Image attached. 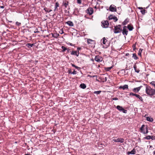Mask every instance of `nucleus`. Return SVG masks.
Listing matches in <instances>:
<instances>
[{
    "mask_svg": "<svg viewBox=\"0 0 155 155\" xmlns=\"http://www.w3.org/2000/svg\"><path fill=\"white\" fill-rule=\"evenodd\" d=\"M70 45H71V46H72V44L71 43V44H70Z\"/></svg>",
    "mask_w": 155,
    "mask_h": 155,
    "instance_id": "bf43d9fd",
    "label": "nucleus"
},
{
    "mask_svg": "<svg viewBox=\"0 0 155 155\" xmlns=\"http://www.w3.org/2000/svg\"><path fill=\"white\" fill-rule=\"evenodd\" d=\"M86 87V85L84 84H81L80 85V87L83 89L85 88Z\"/></svg>",
    "mask_w": 155,
    "mask_h": 155,
    "instance_id": "4be33fe9",
    "label": "nucleus"
},
{
    "mask_svg": "<svg viewBox=\"0 0 155 155\" xmlns=\"http://www.w3.org/2000/svg\"><path fill=\"white\" fill-rule=\"evenodd\" d=\"M140 132L143 134H146L148 133L147 127L144 125H143L140 129Z\"/></svg>",
    "mask_w": 155,
    "mask_h": 155,
    "instance_id": "f03ea898",
    "label": "nucleus"
},
{
    "mask_svg": "<svg viewBox=\"0 0 155 155\" xmlns=\"http://www.w3.org/2000/svg\"><path fill=\"white\" fill-rule=\"evenodd\" d=\"M154 154H155V151L154 152Z\"/></svg>",
    "mask_w": 155,
    "mask_h": 155,
    "instance_id": "052dcab7",
    "label": "nucleus"
},
{
    "mask_svg": "<svg viewBox=\"0 0 155 155\" xmlns=\"http://www.w3.org/2000/svg\"><path fill=\"white\" fill-rule=\"evenodd\" d=\"M108 18L109 20L114 19L115 21H117L118 20L116 16H113L112 15H110V16H109Z\"/></svg>",
    "mask_w": 155,
    "mask_h": 155,
    "instance_id": "9d476101",
    "label": "nucleus"
},
{
    "mask_svg": "<svg viewBox=\"0 0 155 155\" xmlns=\"http://www.w3.org/2000/svg\"><path fill=\"white\" fill-rule=\"evenodd\" d=\"M127 27L126 26H124L123 27V35H127L128 33V31L126 29Z\"/></svg>",
    "mask_w": 155,
    "mask_h": 155,
    "instance_id": "f8f14e48",
    "label": "nucleus"
},
{
    "mask_svg": "<svg viewBox=\"0 0 155 155\" xmlns=\"http://www.w3.org/2000/svg\"><path fill=\"white\" fill-rule=\"evenodd\" d=\"M94 60L98 62H100L103 60V58L101 56L99 55H97L95 56Z\"/></svg>",
    "mask_w": 155,
    "mask_h": 155,
    "instance_id": "423d86ee",
    "label": "nucleus"
},
{
    "mask_svg": "<svg viewBox=\"0 0 155 155\" xmlns=\"http://www.w3.org/2000/svg\"><path fill=\"white\" fill-rule=\"evenodd\" d=\"M33 45V44L28 43L27 44V46H28V47H32Z\"/></svg>",
    "mask_w": 155,
    "mask_h": 155,
    "instance_id": "c85d7f7f",
    "label": "nucleus"
},
{
    "mask_svg": "<svg viewBox=\"0 0 155 155\" xmlns=\"http://www.w3.org/2000/svg\"><path fill=\"white\" fill-rule=\"evenodd\" d=\"M117 142L122 143L124 142V140L123 138H118L117 139Z\"/></svg>",
    "mask_w": 155,
    "mask_h": 155,
    "instance_id": "a211bd4d",
    "label": "nucleus"
},
{
    "mask_svg": "<svg viewBox=\"0 0 155 155\" xmlns=\"http://www.w3.org/2000/svg\"><path fill=\"white\" fill-rule=\"evenodd\" d=\"M147 121L152 122L153 121V119L152 118H150V117H147Z\"/></svg>",
    "mask_w": 155,
    "mask_h": 155,
    "instance_id": "a878e982",
    "label": "nucleus"
},
{
    "mask_svg": "<svg viewBox=\"0 0 155 155\" xmlns=\"http://www.w3.org/2000/svg\"><path fill=\"white\" fill-rule=\"evenodd\" d=\"M75 68H76L77 69L79 68V67H78L77 66H75Z\"/></svg>",
    "mask_w": 155,
    "mask_h": 155,
    "instance_id": "de8ad7c7",
    "label": "nucleus"
},
{
    "mask_svg": "<svg viewBox=\"0 0 155 155\" xmlns=\"http://www.w3.org/2000/svg\"><path fill=\"white\" fill-rule=\"evenodd\" d=\"M146 10L145 9H143L141 10V12L142 14L144 15L145 13Z\"/></svg>",
    "mask_w": 155,
    "mask_h": 155,
    "instance_id": "473e14b6",
    "label": "nucleus"
},
{
    "mask_svg": "<svg viewBox=\"0 0 155 155\" xmlns=\"http://www.w3.org/2000/svg\"><path fill=\"white\" fill-rule=\"evenodd\" d=\"M142 51V49H140L139 51V53L140 52H141Z\"/></svg>",
    "mask_w": 155,
    "mask_h": 155,
    "instance_id": "49530a36",
    "label": "nucleus"
},
{
    "mask_svg": "<svg viewBox=\"0 0 155 155\" xmlns=\"http://www.w3.org/2000/svg\"><path fill=\"white\" fill-rule=\"evenodd\" d=\"M134 69L135 70V71L136 72H137L138 73H139V72L140 71V70L138 69H137V67L136 65L135 64L134 65Z\"/></svg>",
    "mask_w": 155,
    "mask_h": 155,
    "instance_id": "aec40b11",
    "label": "nucleus"
},
{
    "mask_svg": "<svg viewBox=\"0 0 155 155\" xmlns=\"http://www.w3.org/2000/svg\"><path fill=\"white\" fill-rule=\"evenodd\" d=\"M127 27L129 31H132L134 28L133 26L130 25H127Z\"/></svg>",
    "mask_w": 155,
    "mask_h": 155,
    "instance_id": "6ab92c4d",
    "label": "nucleus"
},
{
    "mask_svg": "<svg viewBox=\"0 0 155 155\" xmlns=\"http://www.w3.org/2000/svg\"><path fill=\"white\" fill-rule=\"evenodd\" d=\"M103 43L104 44H105L107 41V40L104 37L103 38Z\"/></svg>",
    "mask_w": 155,
    "mask_h": 155,
    "instance_id": "bb28decb",
    "label": "nucleus"
},
{
    "mask_svg": "<svg viewBox=\"0 0 155 155\" xmlns=\"http://www.w3.org/2000/svg\"><path fill=\"white\" fill-rule=\"evenodd\" d=\"M87 13L90 15H91L93 12V9L91 8H89L87 10Z\"/></svg>",
    "mask_w": 155,
    "mask_h": 155,
    "instance_id": "6e6552de",
    "label": "nucleus"
},
{
    "mask_svg": "<svg viewBox=\"0 0 155 155\" xmlns=\"http://www.w3.org/2000/svg\"><path fill=\"white\" fill-rule=\"evenodd\" d=\"M69 2L66 0H64L63 1L62 3V6H64L65 8H67Z\"/></svg>",
    "mask_w": 155,
    "mask_h": 155,
    "instance_id": "1a4fd4ad",
    "label": "nucleus"
},
{
    "mask_svg": "<svg viewBox=\"0 0 155 155\" xmlns=\"http://www.w3.org/2000/svg\"><path fill=\"white\" fill-rule=\"evenodd\" d=\"M145 91L146 94L150 96H152L155 94V90L147 85L146 87Z\"/></svg>",
    "mask_w": 155,
    "mask_h": 155,
    "instance_id": "f257e3e1",
    "label": "nucleus"
},
{
    "mask_svg": "<svg viewBox=\"0 0 155 155\" xmlns=\"http://www.w3.org/2000/svg\"><path fill=\"white\" fill-rule=\"evenodd\" d=\"M81 49V48H80V47H78V48H77V50H78V51H79V50H80Z\"/></svg>",
    "mask_w": 155,
    "mask_h": 155,
    "instance_id": "a18cd8bd",
    "label": "nucleus"
},
{
    "mask_svg": "<svg viewBox=\"0 0 155 155\" xmlns=\"http://www.w3.org/2000/svg\"><path fill=\"white\" fill-rule=\"evenodd\" d=\"M112 99L113 100H118V98L117 97H114Z\"/></svg>",
    "mask_w": 155,
    "mask_h": 155,
    "instance_id": "a19ab883",
    "label": "nucleus"
},
{
    "mask_svg": "<svg viewBox=\"0 0 155 155\" xmlns=\"http://www.w3.org/2000/svg\"><path fill=\"white\" fill-rule=\"evenodd\" d=\"M138 8L140 9H142L143 8L142 7H139Z\"/></svg>",
    "mask_w": 155,
    "mask_h": 155,
    "instance_id": "09e8293b",
    "label": "nucleus"
},
{
    "mask_svg": "<svg viewBox=\"0 0 155 155\" xmlns=\"http://www.w3.org/2000/svg\"><path fill=\"white\" fill-rule=\"evenodd\" d=\"M105 81H106L107 80V78L106 77H105Z\"/></svg>",
    "mask_w": 155,
    "mask_h": 155,
    "instance_id": "3c124183",
    "label": "nucleus"
},
{
    "mask_svg": "<svg viewBox=\"0 0 155 155\" xmlns=\"http://www.w3.org/2000/svg\"><path fill=\"white\" fill-rule=\"evenodd\" d=\"M119 89H122L123 90H124L125 89H128V85L127 84H125L124 86H120L119 87Z\"/></svg>",
    "mask_w": 155,
    "mask_h": 155,
    "instance_id": "4468645a",
    "label": "nucleus"
},
{
    "mask_svg": "<svg viewBox=\"0 0 155 155\" xmlns=\"http://www.w3.org/2000/svg\"><path fill=\"white\" fill-rule=\"evenodd\" d=\"M59 4L58 3V2H56L55 3V5H54V12L58 11V7H59Z\"/></svg>",
    "mask_w": 155,
    "mask_h": 155,
    "instance_id": "2eb2a0df",
    "label": "nucleus"
},
{
    "mask_svg": "<svg viewBox=\"0 0 155 155\" xmlns=\"http://www.w3.org/2000/svg\"><path fill=\"white\" fill-rule=\"evenodd\" d=\"M131 154H135L136 153V150L134 149H133L131 151Z\"/></svg>",
    "mask_w": 155,
    "mask_h": 155,
    "instance_id": "7c9ffc66",
    "label": "nucleus"
},
{
    "mask_svg": "<svg viewBox=\"0 0 155 155\" xmlns=\"http://www.w3.org/2000/svg\"><path fill=\"white\" fill-rule=\"evenodd\" d=\"M112 68V67L107 68L105 69H106V71H109Z\"/></svg>",
    "mask_w": 155,
    "mask_h": 155,
    "instance_id": "f704fd0d",
    "label": "nucleus"
},
{
    "mask_svg": "<svg viewBox=\"0 0 155 155\" xmlns=\"http://www.w3.org/2000/svg\"><path fill=\"white\" fill-rule=\"evenodd\" d=\"M66 24L70 26H74V24L71 21H68L66 22Z\"/></svg>",
    "mask_w": 155,
    "mask_h": 155,
    "instance_id": "f3484780",
    "label": "nucleus"
},
{
    "mask_svg": "<svg viewBox=\"0 0 155 155\" xmlns=\"http://www.w3.org/2000/svg\"><path fill=\"white\" fill-rule=\"evenodd\" d=\"M25 155H29V154H25Z\"/></svg>",
    "mask_w": 155,
    "mask_h": 155,
    "instance_id": "13d9d810",
    "label": "nucleus"
},
{
    "mask_svg": "<svg viewBox=\"0 0 155 155\" xmlns=\"http://www.w3.org/2000/svg\"><path fill=\"white\" fill-rule=\"evenodd\" d=\"M102 25L103 28H107L108 27L109 23L107 21H102Z\"/></svg>",
    "mask_w": 155,
    "mask_h": 155,
    "instance_id": "39448f33",
    "label": "nucleus"
},
{
    "mask_svg": "<svg viewBox=\"0 0 155 155\" xmlns=\"http://www.w3.org/2000/svg\"><path fill=\"white\" fill-rule=\"evenodd\" d=\"M133 57L134 58V59L135 60L137 59V58L135 54H133Z\"/></svg>",
    "mask_w": 155,
    "mask_h": 155,
    "instance_id": "c756f323",
    "label": "nucleus"
},
{
    "mask_svg": "<svg viewBox=\"0 0 155 155\" xmlns=\"http://www.w3.org/2000/svg\"><path fill=\"white\" fill-rule=\"evenodd\" d=\"M136 94H134V93H130V95L131 96V95H133V96H136Z\"/></svg>",
    "mask_w": 155,
    "mask_h": 155,
    "instance_id": "4c0bfd02",
    "label": "nucleus"
},
{
    "mask_svg": "<svg viewBox=\"0 0 155 155\" xmlns=\"http://www.w3.org/2000/svg\"><path fill=\"white\" fill-rule=\"evenodd\" d=\"M61 32H62V33H61V34H62V33H64V32H63V31H61Z\"/></svg>",
    "mask_w": 155,
    "mask_h": 155,
    "instance_id": "5fc2aeb1",
    "label": "nucleus"
},
{
    "mask_svg": "<svg viewBox=\"0 0 155 155\" xmlns=\"http://www.w3.org/2000/svg\"><path fill=\"white\" fill-rule=\"evenodd\" d=\"M63 49V51H64L65 50H68V51L69 50V49L66 48L65 47H64L62 46L61 47Z\"/></svg>",
    "mask_w": 155,
    "mask_h": 155,
    "instance_id": "cd10ccee",
    "label": "nucleus"
},
{
    "mask_svg": "<svg viewBox=\"0 0 155 155\" xmlns=\"http://www.w3.org/2000/svg\"><path fill=\"white\" fill-rule=\"evenodd\" d=\"M141 54V53H138V54Z\"/></svg>",
    "mask_w": 155,
    "mask_h": 155,
    "instance_id": "680f3d73",
    "label": "nucleus"
},
{
    "mask_svg": "<svg viewBox=\"0 0 155 155\" xmlns=\"http://www.w3.org/2000/svg\"><path fill=\"white\" fill-rule=\"evenodd\" d=\"M71 54L72 55H76L77 57H78L79 55V51H72Z\"/></svg>",
    "mask_w": 155,
    "mask_h": 155,
    "instance_id": "9b49d317",
    "label": "nucleus"
},
{
    "mask_svg": "<svg viewBox=\"0 0 155 155\" xmlns=\"http://www.w3.org/2000/svg\"><path fill=\"white\" fill-rule=\"evenodd\" d=\"M129 55V54L128 53H127V54H126V55L127 56Z\"/></svg>",
    "mask_w": 155,
    "mask_h": 155,
    "instance_id": "864d4df0",
    "label": "nucleus"
},
{
    "mask_svg": "<svg viewBox=\"0 0 155 155\" xmlns=\"http://www.w3.org/2000/svg\"><path fill=\"white\" fill-rule=\"evenodd\" d=\"M116 108L119 110L120 111H122L124 113H127V110L124 109L122 106L119 105H117L116 107Z\"/></svg>",
    "mask_w": 155,
    "mask_h": 155,
    "instance_id": "20e7f679",
    "label": "nucleus"
},
{
    "mask_svg": "<svg viewBox=\"0 0 155 155\" xmlns=\"http://www.w3.org/2000/svg\"><path fill=\"white\" fill-rule=\"evenodd\" d=\"M145 139L149 140L151 139L152 140H155V136H148L144 137Z\"/></svg>",
    "mask_w": 155,
    "mask_h": 155,
    "instance_id": "ddd939ff",
    "label": "nucleus"
},
{
    "mask_svg": "<svg viewBox=\"0 0 155 155\" xmlns=\"http://www.w3.org/2000/svg\"><path fill=\"white\" fill-rule=\"evenodd\" d=\"M93 41V40L91 39H88L87 41V42L88 44H90L91 42Z\"/></svg>",
    "mask_w": 155,
    "mask_h": 155,
    "instance_id": "c9c22d12",
    "label": "nucleus"
},
{
    "mask_svg": "<svg viewBox=\"0 0 155 155\" xmlns=\"http://www.w3.org/2000/svg\"><path fill=\"white\" fill-rule=\"evenodd\" d=\"M21 24V23H20L18 21H17L16 22V25L17 26H19Z\"/></svg>",
    "mask_w": 155,
    "mask_h": 155,
    "instance_id": "e433bc0d",
    "label": "nucleus"
},
{
    "mask_svg": "<svg viewBox=\"0 0 155 155\" xmlns=\"http://www.w3.org/2000/svg\"><path fill=\"white\" fill-rule=\"evenodd\" d=\"M141 54V53H138V54Z\"/></svg>",
    "mask_w": 155,
    "mask_h": 155,
    "instance_id": "0e129e2a",
    "label": "nucleus"
},
{
    "mask_svg": "<svg viewBox=\"0 0 155 155\" xmlns=\"http://www.w3.org/2000/svg\"><path fill=\"white\" fill-rule=\"evenodd\" d=\"M69 74H70H70H71V73H72V72H71V71H69Z\"/></svg>",
    "mask_w": 155,
    "mask_h": 155,
    "instance_id": "603ef678",
    "label": "nucleus"
},
{
    "mask_svg": "<svg viewBox=\"0 0 155 155\" xmlns=\"http://www.w3.org/2000/svg\"><path fill=\"white\" fill-rule=\"evenodd\" d=\"M141 87H140L134 88L133 90V91L135 93L138 92L140 90Z\"/></svg>",
    "mask_w": 155,
    "mask_h": 155,
    "instance_id": "dca6fc26",
    "label": "nucleus"
},
{
    "mask_svg": "<svg viewBox=\"0 0 155 155\" xmlns=\"http://www.w3.org/2000/svg\"><path fill=\"white\" fill-rule=\"evenodd\" d=\"M141 54V53H138V54Z\"/></svg>",
    "mask_w": 155,
    "mask_h": 155,
    "instance_id": "e2e57ef3",
    "label": "nucleus"
},
{
    "mask_svg": "<svg viewBox=\"0 0 155 155\" xmlns=\"http://www.w3.org/2000/svg\"><path fill=\"white\" fill-rule=\"evenodd\" d=\"M133 48H134H134L135 47V45H133Z\"/></svg>",
    "mask_w": 155,
    "mask_h": 155,
    "instance_id": "4d7b16f0",
    "label": "nucleus"
},
{
    "mask_svg": "<svg viewBox=\"0 0 155 155\" xmlns=\"http://www.w3.org/2000/svg\"><path fill=\"white\" fill-rule=\"evenodd\" d=\"M0 8H4V7L3 6H1Z\"/></svg>",
    "mask_w": 155,
    "mask_h": 155,
    "instance_id": "8fccbe9b",
    "label": "nucleus"
},
{
    "mask_svg": "<svg viewBox=\"0 0 155 155\" xmlns=\"http://www.w3.org/2000/svg\"><path fill=\"white\" fill-rule=\"evenodd\" d=\"M77 71H75V70H74V71L71 73V74H76Z\"/></svg>",
    "mask_w": 155,
    "mask_h": 155,
    "instance_id": "58836bf2",
    "label": "nucleus"
},
{
    "mask_svg": "<svg viewBox=\"0 0 155 155\" xmlns=\"http://www.w3.org/2000/svg\"><path fill=\"white\" fill-rule=\"evenodd\" d=\"M150 84L152 85L153 86L155 87V81H152Z\"/></svg>",
    "mask_w": 155,
    "mask_h": 155,
    "instance_id": "72a5a7b5",
    "label": "nucleus"
},
{
    "mask_svg": "<svg viewBox=\"0 0 155 155\" xmlns=\"http://www.w3.org/2000/svg\"><path fill=\"white\" fill-rule=\"evenodd\" d=\"M77 3L79 4H81V0H77Z\"/></svg>",
    "mask_w": 155,
    "mask_h": 155,
    "instance_id": "ea45409f",
    "label": "nucleus"
},
{
    "mask_svg": "<svg viewBox=\"0 0 155 155\" xmlns=\"http://www.w3.org/2000/svg\"><path fill=\"white\" fill-rule=\"evenodd\" d=\"M44 10L46 12H51L52 11V10H51V9H50V10H49L47 8H44Z\"/></svg>",
    "mask_w": 155,
    "mask_h": 155,
    "instance_id": "b1692460",
    "label": "nucleus"
},
{
    "mask_svg": "<svg viewBox=\"0 0 155 155\" xmlns=\"http://www.w3.org/2000/svg\"><path fill=\"white\" fill-rule=\"evenodd\" d=\"M129 21V20L128 19H126L125 21L123 22L122 24L123 25H125L128 23Z\"/></svg>",
    "mask_w": 155,
    "mask_h": 155,
    "instance_id": "5701e85b",
    "label": "nucleus"
},
{
    "mask_svg": "<svg viewBox=\"0 0 155 155\" xmlns=\"http://www.w3.org/2000/svg\"><path fill=\"white\" fill-rule=\"evenodd\" d=\"M101 92V91H95L94 92V93L97 94H99Z\"/></svg>",
    "mask_w": 155,
    "mask_h": 155,
    "instance_id": "2f4dec72",
    "label": "nucleus"
},
{
    "mask_svg": "<svg viewBox=\"0 0 155 155\" xmlns=\"http://www.w3.org/2000/svg\"><path fill=\"white\" fill-rule=\"evenodd\" d=\"M127 154L128 155H129L130 154H131L130 151H128L127 153Z\"/></svg>",
    "mask_w": 155,
    "mask_h": 155,
    "instance_id": "c03bdc74",
    "label": "nucleus"
},
{
    "mask_svg": "<svg viewBox=\"0 0 155 155\" xmlns=\"http://www.w3.org/2000/svg\"><path fill=\"white\" fill-rule=\"evenodd\" d=\"M71 65L72 67L75 68L76 65H75L74 64H72V63H71Z\"/></svg>",
    "mask_w": 155,
    "mask_h": 155,
    "instance_id": "37998d69",
    "label": "nucleus"
},
{
    "mask_svg": "<svg viewBox=\"0 0 155 155\" xmlns=\"http://www.w3.org/2000/svg\"><path fill=\"white\" fill-rule=\"evenodd\" d=\"M61 32H62V33H61V34H62V33H64V32H63V31H61Z\"/></svg>",
    "mask_w": 155,
    "mask_h": 155,
    "instance_id": "6e6d98bb",
    "label": "nucleus"
},
{
    "mask_svg": "<svg viewBox=\"0 0 155 155\" xmlns=\"http://www.w3.org/2000/svg\"><path fill=\"white\" fill-rule=\"evenodd\" d=\"M109 10L111 12H116V6L113 5H111L110 7Z\"/></svg>",
    "mask_w": 155,
    "mask_h": 155,
    "instance_id": "0eeeda50",
    "label": "nucleus"
},
{
    "mask_svg": "<svg viewBox=\"0 0 155 155\" xmlns=\"http://www.w3.org/2000/svg\"><path fill=\"white\" fill-rule=\"evenodd\" d=\"M112 140L115 142H117V139H113Z\"/></svg>",
    "mask_w": 155,
    "mask_h": 155,
    "instance_id": "79ce46f5",
    "label": "nucleus"
},
{
    "mask_svg": "<svg viewBox=\"0 0 155 155\" xmlns=\"http://www.w3.org/2000/svg\"><path fill=\"white\" fill-rule=\"evenodd\" d=\"M121 25H118L114 27V33H120L122 31V29L120 28Z\"/></svg>",
    "mask_w": 155,
    "mask_h": 155,
    "instance_id": "7ed1b4c3",
    "label": "nucleus"
},
{
    "mask_svg": "<svg viewBox=\"0 0 155 155\" xmlns=\"http://www.w3.org/2000/svg\"><path fill=\"white\" fill-rule=\"evenodd\" d=\"M137 97L141 101H143L142 98L139 95L136 94L135 96Z\"/></svg>",
    "mask_w": 155,
    "mask_h": 155,
    "instance_id": "412c9836",
    "label": "nucleus"
},
{
    "mask_svg": "<svg viewBox=\"0 0 155 155\" xmlns=\"http://www.w3.org/2000/svg\"><path fill=\"white\" fill-rule=\"evenodd\" d=\"M59 36V34H52V37L54 38H56Z\"/></svg>",
    "mask_w": 155,
    "mask_h": 155,
    "instance_id": "393cba45",
    "label": "nucleus"
}]
</instances>
